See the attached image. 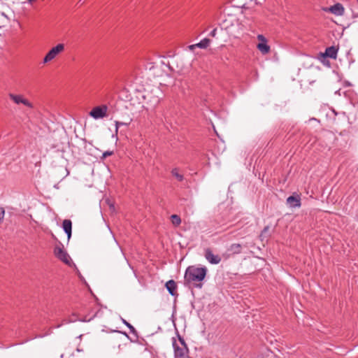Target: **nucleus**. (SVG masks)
I'll return each mask as SVG.
<instances>
[{
    "label": "nucleus",
    "mask_w": 358,
    "mask_h": 358,
    "mask_svg": "<svg viewBox=\"0 0 358 358\" xmlns=\"http://www.w3.org/2000/svg\"><path fill=\"white\" fill-rule=\"evenodd\" d=\"M207 273L206 267H196L190 266L187 267L185 273V285L190 288H201L202 281Z\"/></svg>",
    "instance_id": "nucleus-1"
},
{
    "label": "nucleus",
    "mask_w": 358,
    "mask_h": 358,
    "mask_svg": "<svg viewBox=\"0 0 358 358\" xmlns=\"http://www.w3.org/2000/svg\"><path fill=\"white\" fill-rule=\"evenodd\" d=\"M162 94V92L158 87H154L150 90H145L142 96L143 99L145 101L147 106L146 109L155 108L160 101V96Z\"/></svg>",
    "instance_id": "nucleus-2"
},
{
    "label": "nucleus",
    "mask_w": 358,
    "mask_h": 358,
    "mask_svg": "<svg viewBox=\"0 0 358 358\" xmlns=\"http://www.w3.org/2000/svg\"><path fill=\"white\" fill-rule=\"evenodd\" d=\"M178 343L175 338H172V344L174 349L175 358H187L189 356V349L185 342V340L178 335Z\"/></svg>",
    "instance_id": "nucleus-3"
},
{
    "label": "nucleus",
    "mask_w": 358,
    "mask_h": 358,
    "mask_svg": "<svg viewBox=\"0 0 358 358\" xmlns=\"http://www.w3.org/2000/svg\"><path fill=\"white\" fill-rule=\"evenodd\" d=\"M65 45L63 43H59L56 46L52 48L46 55L44 57L43 62L47 64L55 59L59 55L64 51Z\"/></svg>",
    "instance_id": "nucleus-4"
},
{
    "label": "nucleus",
    "mask_w": 358,
    "mask_h": 358,
    "mask_svg": "<svg viewBox=\"0 0 358 358\" xmlns=\"http://www.w3.org/2000/svg\"><path fill=\"white\" fill-rule=\"evenodd\" d=\"M8 97L16 105L22 104L29 108H34L33 103L30 102L27 98H25L24 95L9 93Z\"/></svg>",
    "instance_id": "nucleus-5"
},
{
    "label": "nucleus",
    "mask_w": 358,
    "mask_h": 358,
    "mask_svg": "<svg viewBox=\"0 0 358 358\" xmlns=\"http://www.w3.org/2000/svg\"><path fill=\"white\" fill-rule=\"evenodd\" d=\"M54 254L57 258L63 262L67 265H71L72 260L69 254L65 251L63 247L55 246L54 249Z\"/></svg>",
    "instance_id": "nucleus-6"
},
{
    "label": "nucleus",
    "mask_w": 358,
    "mask_h": 358,
    "mask_svg": "<svg viewBox=\"0 0 358 358\" xmlns=\"http://www.w3.org/2000/svg\"><path fill=\"white\" fill-rule=\"evenodd\" d=\"M90 115L93 118L101 119L108 116V107L106 105L96 106L90 112Z\"/></svg>",
    "instance_id": "nucleus-7"
},
{
    "label": "nucleus",
    "mask_w": 358,
    "mask_h": 358,
    "mask_svg": "<svg viewBox=\"0 0 358 358\" xmlns=\"http://www.w3.org/2000/svg\"><path fill=\"white\" fill-rule=\"evenodd\" d=\"M259 43L257 44V48L262 55H267L271 51V48L268 45V40L262 34H259L257 36Z\"/></svg>",
    "instance_id": "nucleus-8"
},
{
    "label": "nucleus",
    "mask_w": 358,
    "mask_h": 358,
    "mask_svg": "<svg viewBox=\"0 0 358 358\" xmlns=\"http://www.w3.org/2000/svg\"><path fill=\"white\" fill-rule=\"evenodd\" d=\"M205 257L213 264H217L221 262V257L219 255H214L208 248L205 250Z\"/></svg>",
    "instance_id": "nucleus-9"
},
{
    "label": "nucleus",
    "mask_w": 358,
    "mask_h": 358,
    "mask_svg": "<svg viewBox=\"0 0 358 358\" xmlns=\"http://www.w3.org/2000/svg\"><path fill=\"white\" fill-rule=\"evenodd\" d=\"M328 10L336 15L341 16L344 14L345 9L342 4L338 3L329 7Z\"/></svg>",
    "instance_id": "nucleus-10"
},
{
    "label": "nucleus",
    "mask_w": 358,
    "mask_h": 358,
    "mask_svg": "<svg viewBox=\"0 0 358 358\" xmlns=\"http://www.w3.org/2000/svg\"><path fill=\"white\" fill-rule=\"evenodd\" d=\"M210 43V40L208 38H203L199 43L190 45L188 46L189 50L193 51L196 48H199L202 49H205L209 46Z\"/></svg>",
    "instance_id": "nucleus-11"
},
{
    "label": "nucleus",
    "mask_w": 358,
    "mask_h": 358,
    "mask_svg": "<svg viewBox=\"0 0 358 358\" xmlns=\"http://www.w3.org/2000/svg\"><path fill=\"white\" fill-rule=\"evenodd\" d=\"M287 203L292 208L301 206V199L299 196H290L287 199Z\"/></svg>",
    "instance_id": "nucleus-12"
},
{
    "label": "nucleus",
    "mask_w": 358,
    "mask_h": 358,
    "mask_svg": "<svg viewBox=\"0 0 358 358\" xmlns=\"http://www.w3.org/2000/svg\"><path fill=\"white\" fill-rule=\"evenodd\" d=\"M165 287L169 291V294H171L172 296H176L178 294L176 292L177 285L173 280H170L167 281L165 285Z\"/></svg>",
    "instance_id": "nucleus-13"
},
{
    "label": "nucleus",
    "mask_w": 358,
    "mask_h": 358,
    "mask_svg": "<svg viewBox=\"0 0 358 358\" xmlns=\"http://www.w3.org/2000/svg\"><path fill=\"white\" fill-rule=\"evenodd\" d=\"M63 229L68 236V239L71 236L72 222L70 220H64L62 224Z\"/></svg>",
    "instance_id": "nucleus-14"
},
{
    "label": "nucleus",
    "mask_w": 358,
    "mask_h": 358,
    "mask_svg": "<svg viewBox=\"0 0 358 358\" xmlns=\"http://www.w3.org/2000/svg\"><path fill=\"white\" fill-rule=\"evenodd\" d=\"M227 250L232 255L240 254L242 251V245L239 243H233L229 247Z\"/></svg>",
    "instance_id": "nucleus-15"
},
{
    "label": "nucleus",
    "mask_w": 358,
    "mask_h": 358,
    "mask_svg": "<svg viewBox=\"0 0 358 358\" xmlns=\"http://www.w3.org/2000/svg\"><path fill=\"white\" fill-rule=\"evenodd\" d=\"M337 51L338 50L335 47H334V46L329 47L325 50V56L330 57V58L335 59L337 55Z\"/></svg>",
    "instance_id": "nucleus-16"
},
{
    "label": "nucleus",
    "mask_w": 358,
    "mask_h": 358,
    "mask_svg": "<svg viewBox=\"0 0 358 358\" xmlns=\"http://www.w3.org/2000/svg\"><path fill=\"white\" fill-rule=\"evenodd\" d=\"M171 174L178 181H182L184 179L183 175L180 173L178 168H175L171 171Z\"/></svg>",
    "instance_id": "nucleus-17"
},
{
    "label": "nucleus",
    "mask_w": 358,
    "mask_h": 358,
    "mask_svg": "<svg viewBox=\"0 0 358 358\" xmlns=\"http://www.w3.org/2000/svg\"><path fill=\"white\" fill-rule=\"evenodd\" d=\"M172 224L175 226H179L181 223L180 217L177 215H172L171 217Z\"/></svg>",
    "instance_id": "nucleus-18"
},
{
    "label": "nucleus",
    "mask_w": 358,
    "mask_h": 358,
    "mask_svg": "<svg viewBox=\"0 0 358 358\" xmlns=\"http://www.w3.org/2000/svg\"><path fill=\"white\" fill-rule=\"evenodd\" d=\"M123 323L129 328L131 333L136 334V331L135 328L131 324H129L125 320H123Z\"/></svg>",
    "instance_id": "nucleus-19"
},
{
    "label": "nucleus",
    "mask_w": 358,
    "mask_h": 358,
    "mask_svg": "<svg viewBox=\"0 0 358 358\" xmlns=\"http://www.w3.org/2000/svg\"><path fill=\"white\" fill-rule=\"evenodd\" d=\"M5 210L3 208H0V222H2L4 217Z\"/></svg>",
    "instance_id": "nucleus-20"
},
{
    "label": "nucleus",
    "mask_w": 358,
    "mask_h": 358,
    "mask_svg": "<svg viewBox=\"0 0 358 358\" xmlns=\"http://www.w3.org/2000/svg\"><path fill=\"white\" fill-rule=\"evenodd\" d=\"M113 152L112 151H106V152H103V158H106V157H108V156L112 155H113Z\"/></svg>",
    "instance_id": "nucleus-21"
},
{
    "label": "nucleus",
    "mask_w": 358,
    "mask_h": 358,
    "mask_svg": "<svg viewBox=\"0 0 358 358\" xmlns=\"http://www.w3.org/2000/svg\"><path fill=\"white\" fill-rule=\"evenodd\" d=\"M120 125H127V124H125V123L121 122H115L116 129H117Z\"/></svg>",
    "instance_id": "nucleus-22"
},
{
    "label": "nucleus",
    "mask_w": 358,
    "mask_h": 358,
    "mask_svg": "<svg viewBox=\"0 0 358 358\" xmlns=\"http://www.w3.org/2000/svg\"><path fill=\"white\" fill-rule=\"evenodd\" d=\"M216 34H217V29H214L210 33V36H212V37H215L216 36Z\"/></svg>",
    "instance_id": "nucleus-23"
},
{
    "label": "nucleus",
    "mask_w": 358,
    "mask_h": 358,
    "mask_svg": "<svg viewBox=\"0 0 358 358\" xmlns=\"http://www.w3.org/2000/svg\"><path fill=\"white\" fill-rule=\"evenodd\" d=\"M268 229H269V227H264V229L263 231L262 232L261 236H262L264 235V233H266V231H268Z\"/></svg>",
    "instance_id": "nucleus-24"
},
{
    "label": "nucleus",
    "mask_w": 358,
    "mask_h": 358,
    "mask_svg": "<svg viewBox=\"0 0 358 358\" xmlns=\"http://www.w3.org/2000/svg\"><path fill=\"white\" fill-rule=\"evenodd\" d=\"M92 319V317L89 318V319H85V320H82V321H90V320Z\"/></svg>",
    "instance_id": "nucleus-25"
},
{
    "label": "nucleus",
    "mask_w": 358,
    "mask_h": 358,
    "mask_svg": "<svg viewBox=\"0 0 358 358\" xmlns=\"http://www.w3.org/2000/svg\"><path fill=\"white\" fill-rule=\"evenodd\" d=\"M29 2L31 3V2H34L36 0H27Z\"/></svg>",
    "instance_id": "nucleus-26"
},
{
    "label": "nucleus",
    "mask_w": 358,
    "mask_h": 358,
    "mask_svg": "<svg viewBox=\"0 0 358 358\" xmlns=\"http://www.w3.org/2000/svg\"><path fill=\"white\" fill-rule=\"evenodd\" d=\"M258 358H262V357H258Z\"/></svg>",
    "instance_id": "nucleus-27"
}]
</instances>
